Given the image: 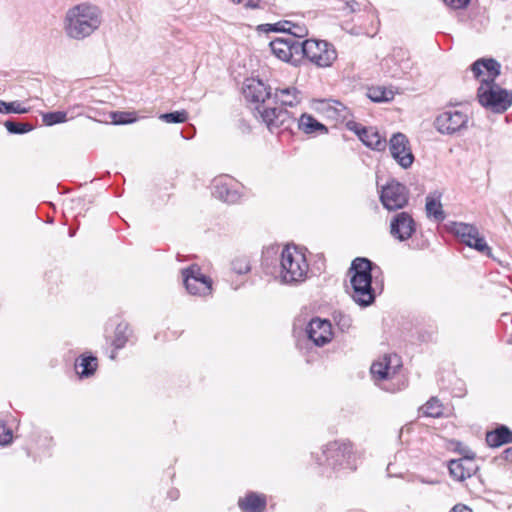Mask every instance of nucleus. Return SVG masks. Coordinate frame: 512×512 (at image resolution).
<instances>
[{"mask_svg":"<svg viewBox=\"0 0 512 512\" xmlns=\"http://www.w3.org/2000/svg\"><path fill=\"white\" fill-rule=\"evenodd\" d=\"M476 79H481L477 90V98L481 106L493 113H504L512 106V91L502 88L495 80L500 75L501 65L493 58H480L471 65Z\"/></svg>","mask_w":512,"mask_h":512,"instance_id":"1","label":"nucleus"},{"mask_svg":"<svg viewBox=\"0 0 512 512\" xmlns=\"http://www.w3.org/2000/svg\"><path fill=\"white\" fill-rule=\"evenodd\" d=\"M101 22L102 15L97 6L81 3L67 10L64 31L69 38L82 40L94 33Z\"/></svg>","mask_w":512,"mask_h":512,"instance_id":"2","label":"nucleus"},{"mask_svg":"<svg viewBox=\"0 0 512 512\" xmlns=\"http://www.w3.org/2000/svg\"><path fill=\"white\" fill-rule=\"evenodd\" d=\"M373 263L367 258L358 257L352 261L349 269L351 298L361 307H367L375 301V289L372 287Z\"/></svg>","mask_w":512,"mask_h":512,"instance_id":"3","label":"nucleus"},{"mask_svg":"<svg viewBox=\"0 0 512 512\" xmlns=\"http://www.w3.org/2000/svg\"><path fill=\"white\" fill-rule=\"evenodd\" d=\"M373 263L367 258L358 257L352 261L349 269L351 298L361 307H367L375 301V289L372 287Z\"/></svg>","mask_w":512,"mask_h":512,"instance_id":"4","label":"nucleus"},{"mask_svg":"<svg viewBox=\"0 0 512 512\" xmlns=\"http://www.w3.org/2000/svg\"><path fill=\"white\" fill-rule=\"evenodd\" d=\"M309 270L305 254L296 246L287 245L281 253L279 277L285 284L303 282Z\"/></svg>","mask_w":512,"mask_h":512,"instance_id":"5","label":"nucleus"},{"mask_svg":"<svg viewBox=\"0 0 512 512\" xmlns=\"http://www.w3.org/2000/svg\"><path fill=\"white\" fill-rule=\"evenodd\" d=\"M316 461L319 465H326L333 470L356 468L352 444L349 441H333L325 445L320 455H316Z\"/></svg>","mask_w":512,"mask_h":512,"instance_id":"6","label":"nucleus"},{"mask_svg":"<svg viewBox=\"0 0 512 512\" xmlns=\"http://www.w3.org/2000/svg\"><path fill=\"white\" fill-rule=\"evenodd\" d=\"M468 123L469 116L465 112L448 109L435 118L434 127L440 134L455 135L467 130Z\"/></svg>","mask_w":512,"mask_h":512,"instance_id":"7","label":"nucleus"},{"mask_svg":"<svg viewBox=\"0 0 512 512\" xmlns=\"http://www.w3.org/2000/svg\"><path fill=\"white\" fill-rule=\"evenodd\" d=\"M451 232L464 244L476 251L491 256V248L488 246L485 238L480 234L475 225L453 222L451 225Z\"/></svg>","mask_w":512,"mask_h":512,"instance_id":"8","label":"nucleus"},{"mask_svg":"<svg viewBox=\"0 0 512 512\" xmlns=\"http://www.w3.org/2000/svg\"><path fill=\"white\" fill-rule=\"evenodd\" d=\"M306 58L317 67H330L337 59L335 47L325 40L307 39Z\"/></svg>","mask_w":512,"mask_h":512,"instance_id":"9","label":"nucleus"},{"mask_svg":"<svg viewBox=\"0 0 512 512\" xmlns=\"http://www.w3.org/2000/svg\"><path fill=\"white\" fill-rule=\"evenodd\" d=\"M183 283L189 294L205 297L212 293V280L193 264L182 270Z\"/></svg>","mask_w":512,"mask_h":512,"instance_id":"10","label":"nucleus"},{"mask_svg":"<svg viewBox=\"0 0 512 512\" xmlns=\"http://www.w3.org/2000/svg\"><path fill=\"white\" fill-rule=\"evenodd\" d=\"M408 200L409 191L407 187L396 180L389 181L381 189L380 201L387 210L402 209L407 205Z\"/></svg>","mask_w":512,"mask_h":512,"instance_id":"11","label":"nucleus"},{"mask_svg":"<svg viewBox=\"0 0 512 512\" xmlns=\"http://www.w3.org/2000/svg\"><path fill=\"white\" fill-rule=\"evenodd\" d=\"M256 111L267 128L273 133L278 129H289L295 119L287 110L276 107L256 106Z\"/></svg>","mask_w":512,"mask_h":512,"instance_id":"12","label":"nucleus"},{"mask_svg":"<svg viewBox=\"0 0 512 512\" xmlns=\"http://www.w3.org/2000/svg\"><path fill=\"white\" fill-rule=\"evenodd\" d=\"M389 151L393 159L403 168H409L414 162L410 142L403 133L393 134L389 141Z\"/></svg>","mask_w":512,"mask_h":512,"instance_id":"13","label":"nucleus"},{"mask_svg":"<svg viewBox=\"0 0 512 512\" xmlns=\"http://www.w3.org/2000/svg\"><path fill=\"white\" fill-rule=\"evenodd\" d=\"M416 231V223L408 212L396 213L390 220V234L399 241L412 237Z\"/></svg>","mask_w":512,"mask_h":512,"instance_id":"14","label":"nucleus"},{"mask_svg":"<svg viewBox=\"0 0 512 512\" xmlns=\"http://www.w3.org/2000/svg\"><path fill=\"white\" fill-rule=\"evenodd\" d=\"M308 339L316 346H324L333 338L332 325L329 320L313 318L307 328Z\"/></svg>","mask_w":512,"mask_h":512,"instance_id":"15","label":"nucleus"},{"mask_svg":"<svg viewBox=\"0 0 512 512\" xmlns=\"http://www.w3.org/2000/svg\"><path fill=\"white\" fill-rule=\"evenodd\" d=\"M347 127L349 130L354 131L361 142L376 151H383L387 146L386 139L382 137L379 132L372 127H363L356 122H348Z\"/></svg>","mask_w":512,"mask_h":512,"instance_id":"16","label":"nucleus"},{"mask_svg":"<svg viewBox=\"0 0 512 512\" xmlns=\"http://www.w3.org/2000/svg\"><path fill=\"white\" fill-rule=\"evenodd\" d=\"M448 469L453 479L462 482L476 473L478 465L475 456H466L450 460Z\"/></svg>","mask_w":512,"mask_h":512,"instance_id":"17","label":"nucleus"},{"mask_svg":"<svg viewBox=\"0 0 512 512\" xmlns=\"http://www.w3.org/2000/svg\"><path fill=\"white\" fill-rule=\"evenodd\" d=\"M243 94L246 100L256 103L257 106L266 107L264 105L266 100L271 98V88L259 79L247 80L243 89Z\"/></svg>","mask_w":512,"mask_h":512,"instance_id":"18","label":"nucleus"},{"mask_svg":"<svg viewBox=\"0 0 512 512\" xmlns=\"http://www.w3.org/2000/svg\"><path fill=\"white\" fill-rule=\"evenodd\" d=\"M401 366L397 355H385L382 361L374 362L371 366V374L377 380L391 378Z\"/></svg>","mask_w":512,"mask_h":512,"instance_id":"19","label":"nucleus"},{"mask_svg":"<svg viewBox=\"0 0 512 512\" xmlns=\"http://www.w3.org/2000/svg\"><path fill=\"white\" fill-rule=\"evenodd\" d=\"M212 189V194L216 198L226 203H236L240 198L239 193L231 188L227 179L222 177L215 178L213 180Z\"/></svg>","mask_w":512,"mask_h":512,"instance_id":"20","label":"nucleus"},{"mask_svg":"<svg viewBox=\"0 0 512 512\" xmlns=\"http://www.w3.org/2000/svg\"><path fill=\"white\" fill-rule=\"evenodd\" d=\"M321 111L324 112L328 118L335 119L336 121H345L350 116L349 109L338 100H322L320 101Z\"/></svg>","mask_w":512,"mask_h":512,"instance_id":"21","label":"nucleus"},{"mask_svg":"<svg viewBox=\"0 0 512 512\" xmlns=\"http://www.w3.org/2000/svg\"><path fill=\"white\" fill-rule=\"evenodd\" d=\"M301 98V92L293 86L277 88L274 92V102L282 106H296L301 102Z\"/></svg>","mask_w":512,"mask_h":512,"instance_id":"22","label":"nucleus"},{"mask_svg":"<svg viewBox=\"0 0 512 512\" xmlns=\"http://www.w3.org/2000/svg\"><path fill=\"white\" fill-rule=\"evenodd\" d=\"M238 505L243 512H263L266 508V497L250 492L239 499Z\"/></svg>","mask_w":512,"mask_h":512,"instance_id":"23","label":"nucleus"},{"mask_svg":"<svg viewBox=\"0 0 512 512\" xmlns=\"http://www.w3.org/2000/svg\"><path fill=\"white\" fill-rule=\"evenodd\" d=\"M486 442L490 447L512 443V431L507 426L500 425L495 430L487 432Z\"/></svg>","mask_w":512,"mask_h":512,"instance_id":"24","label":"nucleus"},{"mask_svg":"<svg viewBox=\"0 0 512 512\" xmlns=\"http://www.w3.org/2000/svg\"><path fill=\"white\" fill-rule=\"evenodd\" d=\"M80 108V106H74L68 111H53L44 113L42 115V121L46 126L64 123L70 119H73L76 114L79 115L81 112L76 110H79Z\"/></svg>","mask_w":512,"mask_h":512,"instance_id":"25","label":"nucleus"},{"mask_svg":"<svg viewBox=\"0 0 512 512\" xmlns=\"http://www.w3.org/2000/svg\"><path fill=\"white\" fill-rule=\"evenodd\" d=\"M298 128L305 134H325L328 132L327 127L320 123L318 120H316L313 116L310 114H302L300 118L298 119Z\"/></svg>","mask_w":512,"mask_h":512,"instance_id":"26","label":"nucleus"},{"mask_svg":"<svg viewBox=\"0 0 512 512\" xmlns=\"http://www.w3.org/2000/svg\"><path fill=\"white\" fill-rule=\"evenodd\" d=\"M272 53L284 62H291V47L289 46V36L278 37L269 44Z\"/></svg>","mask_w":512,"mask_h":512,"instance_id":"27","label":"nucleus"},{"mask_svg":"<svg viewBox=\"0 0 512 512\" xmlns=\"http://www.w3.org/2000/svg\"><path fill=\"white\" fill-rule=\"evenodd\" d=\"M75 368L80 377H89L94 374L97 368V358L94 356H83L80 362H76Z\"/></svg>","mask_w":512,"mask_h":512,"instance_id":"28","label":"nucleus"},{"mask_svg":"<svg viewBox=\"0 0 512 512\" xmlns=\"http://www.w3.org/2000/svg\"><path fill=\"white\" fill-rule=\"evenodd\" d=\"M426 213L428 217H433L436 221H443L445 213L442 208L439 197L435 198L431 195L426 198Z\"/></svg>","mask_w":512,"mask_h":512,"instance_id":"29","label":"nucleus"},{"mask_svg":"<svg viewBox=\"0 0 512 512\" xmlns=\"http://www.w3.org/2000/svg\"><path fill=\"white\" fill-rule=\"evenodd\" d=\"M130 334L131 331L127 323L121 322L117 325L112 342L115 350L122 349L126 345Z\"/></svg>","mask_w":512,"mask_h":512,"instance_id":"30","label":"nucleus"},{"mask_svg":"<svg viewBox=\"0 0 512 512\" xmlns=\"http://www.w3.org/2000/svg\"><path fill=\"white\" fill-rule=\"evenodd\" d=\"M421 411L425 416L433 418H438L443 414L442 404L435 397L428 400L426 404L421 407Z\"/></svg>","mask_w":512,"mask_h":512,"instance_id":"31","label":"nucleus"},{"mask_svg":"<svg viewBox=\"0 0 512 512\" xmlns=\"http://www.w3.org/2000/svg\"><path fill=\"white\" fill-rule=\"evenodd\" d=\"M367 95L373 102H386L393 99V92L380 86L369 88Z\"/></svg>","mask_w":512,"mask_h":512,"instance_id":"32","label":"nucleus"},{"mask_svg":"<svg viewBox=\"0 0 512 512\" xmlns=\"http://www.w3.org/2000/svg\"><path fill=\"white\" fill-rule=\"evenodd\" d=\"M289 46L291 47V62L298 61L299 57L306 58V52L304 50V48H306V40L300 42L294 39L293 36H289Z\"/></svg>","mask_w":512,"mask_h":512,"instance_id":"33","label":"nucleus"},{"mask_svg":"<svg viewBox=\"0 0 512 512\" xmlns=\"http://www.w3.org/2000/svg\"><path fill=\"white\" fill-rule=\"evenodd\" d=\"M0 113L4 114H25L29 112V108L23 107L19 101L5 102L0 100Z\"/></svg>","mask_w":512,"mask_h":512,"instance_id":"34","label":"nucleus"},{"mask_svg":"<svg viewBox=\"0 0 512 512\" xmlns=\"http://www.w3.org/2000/svg\"><path fill=\"white\" fill-rule=\"evenodd\" d=\"M4 126L11 134H25L33 130V125L29 123H21L12 120L5 121Z\"/></svg>","mask_w":512,"mask_h":512,"instance_id":"35","label":"nucleus"},{"mask_svg":"<svg viewBox=\"0 0 512 512\" xmlns=\"http://www.w3.org/2000/svg\"><path fill=\"white\" fill-rule=\"evenodd\" d=\"M159 119L166 123H184L188 119V113L185 110L164 113Z\"/></svg>","mask_w":512,"mask_h":512,"instance_id":"36","label":"nucleus"},{"mask_svg":"<svg viewBox=\"0 0 512 512\" xmlns=\"http://www.w3.org/2000/svg\"><path fill=\"white\" fill-rule=\"evenodd\" d=\"M290 21H279L274 24H261L258 26V30L262 32H283L288 33Z\"/></svg>","mask_w":512,"mask_h":512,"instance_id":"37","label":"nucleus"},{"mask_svg":"<svg viewBox=\"0 0 512 512\" xmlns=\"http://www.w3.org/2000/svg\"><path fill=\"white\" fill-rule=\"evenodd\" d=\"M232 270L239 275L250 272L251 265L247 257H236L232 263Z\"/></svg>","mask_w":512,"mask_h":512,"instance_id":"38","label":"nucleus"},{"mask_svg":"<svg viewBox=\"0 0 512 512\" xmlns=\"http://www.w3.org/2000/svg\"><path fill=\"white\" fill-rule=\"evenodd\" d=\"M446 449L449 451L457 452L462 455V457L475 456V454L467 446H464L460 441L457 440L447 441Z\"/></svg>","mask_w":512,"mask_h":512,"instance_id":"39","label":"nucleus"},{"mask_svg":"<svg viewBox=\"0 0 512 512\" xmlns=\"http://www.w3.org/2000/svg\"><path fill=\"white\" fill-rule=\"evenodd\" d=\"M289 26L290 29L287 33V36H293L294 39L300 40L301 38L308 35V30L304 25L296 24L290 21Z\"/></svg>","mask_w":512,"mask_h":512,"instance_id":"40","label":"nucleus"},{"mask_svg":"<svg viewBox=\"0 0 512 512\" xmlns=\"http://www.w3.org/2000/svg\"><path fill=\"white\" fill-rule=\"evenodd\" d=\"M12 441V431L4 424L0 425V444L7 445Z\"/></svg>","mask_w":512,"mask_h":512,"instance_id":"41","label":"nucleus"},{"mask_svg":"<svg viewBox=\"0 0 512 512\" xmlns=\"http://www.w3.org/2000/svg\"><path fill=\"white\" fill-rule=\"evenodd\" d=\"M136 118L133 116L132 113H119L118 118L115 119L116 124H130L134 122Z\"/></svg>","mask_w":512,"mask_h":512,"instance_id":"42","label":"nucleus"},{"mask_svg":"<svg viewBox=\"0 0 512 512\" xmlns=\"http://www.w3.org/2000/svg\"><path fill=\"white\" fill-rule=\"evenodd\" d=\"M446 5L450 6L453 9H462L465 8L470 0H443Z\"/></svg>","mask_w":512,"mask_h":512,"instance_id":"43","label":"nucleus"},{"mask_svg":"<svg viewBox=\"0 0 512 512\" xmlns=\"http://www.w3.org/2000/svg\"><path fill=\"white\" fill-rule=\"evenodd\" d=\"M247 9H264L263 0H247L245 3Z\"/></svg>","mask_w":512,"mask_h":512,"instance_id":"44","label":"nucleus"},{"mask_svg":"<svg viewBox=\"0 0 512 512\" xmlns=\"http://www.w3.org/2000/svg\"><path fill=\"white\" fill-rule=\"evenodd\" d=\"M449 512H473V510L465 504L458 503L454 505Z\"/></svg>","mask_w":512,"mask_h":512,"instance_id":"45","label":"nucleus"},{"mask_svg":"<svg viewBox=\"0 0 512 512\" xmlns=\"http://www.w3.org/2000/svg\"><path fill=\"white\" fill-rule=\"evenodd\" d=\"M339 325L341 326L342 330H344L345 328H349L351 325V319L346 316H341L339 320Z\"/></svg>","mask_w":512,"mask_h":512,"instance_id":"46","label":"nucleus"},{"mask_svg":"<svg viewBox=\"0 0 512 512\" xmlns=\"http://www.w3.org/2000/svg\"><path fill=\"white\" fill-rule=\"evenodd\" d=\"M502 458L506 461L512 462V447H509L502 452Z\"/></svg>","mask_w":512,"mask_h":512,"instance_id":"47","label":"nucleus"},{"mask_svg":"<svg viewBox=\"0 0 512 512\" xmlns=\"http://www.w3.org/2000/svg\"><path fill=\"white\" fill-rule=\"evenodd\" d=\"M179 496V492L177 490L169 492V497L172 500H176Z\"/></svg>","mask_w":512,"mask_h":512,"instance_id":"48","label":"nucleus"},{"mask_svg":"<svg viewBox=\"0 0 512 512\" xmlns=\"http://www.w3.org/2000/svg\"><path fill=\"white\" fill-rule=\"evenodd\" d=\"M110 358L111 359H115L116 358V351H113L110 355Z\"/></svg>","mask_w":512,"mask_h":512,"instance_id":"49","label":"nucleus"},{"mask_svg":"<svg viewBox=\"0 0 512 512\" xmlns=\"http://www.w3.org/2000/svg\"><path fill=\"white\" fill-rule=\"evenodd\" d=\"M232 2L235 4H240L242 2V0H232Z\"/></svg>","mask_w":512,"mask_h":512,"instance_id":"50","label":"nucleus"}]
</instances>
